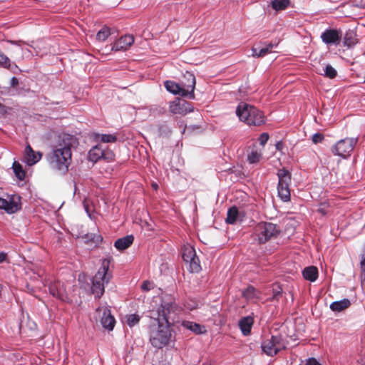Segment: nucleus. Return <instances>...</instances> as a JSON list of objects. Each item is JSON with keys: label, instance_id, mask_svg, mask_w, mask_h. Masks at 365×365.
Instances as JSON below:
<instances>
[{"label": "nucleus", "instance_id": "obj_41", "mask_svg": "<svg viewBox=\"0 0 365 365\" xmlns=\"http://www.w3.org/2000/svg\"><path fill=\"white\" fill-rule=\"evenodd\" d=\"M273 299H277L282 294V289L280 287H273Z\"/></svg>", "mask_w": 365, "mask_h": 365}, {"label": "nucleus", "instance_id": "obj_31", "mask_svg": "<svg viewBox=\"0 0 365 365\" xmlns=\"http://www.w3.org/2000/svg\"><path fill=\"white\" fill-rule=\"evenodd\" d=\"M289 0H273L272 6L276 11L284 9L289 4Z\"/></svg>", "mask_w": 365, "mask_h": 365}, {"label": "nucleus", "instance_id": "obj_17", "mask_svg": "<svg viewBox=\"0 0 365 365\" xmlns=\"http://www.w3.org/2000/svg\"><path fill=\"white\" fill-rule=\"evenodd\" d=\"M42 157V154L40 152H34L30 145H27L24 150V162L28 165L31 166L38 163Z\"/></svg>", "mask_w": 365, "mask_h": 365}, {"label": "nucleus", "instance_id": "obj_46", "mask_svg": "<svg viewBox=\"0 0 365 365\" xmlns=\"http://www.w3.org/2000/svg\"><path fill=\"white\" fill-rule=\"evenodd\" d=\"M5 112V109H4V106L0 103V113H4Z\"/></svg>", "mask_w": 365, "mask_h": 365}, {"label": "nucleus", "instance_id": "obj_8", "mask_svg": "<svg viewBox=\"0 0 365 365\" xmlns=\"http://www.w3.org/2000/svg\"><path fill=\"white\" fill-rule=\"evenodd\" d=\"M357 142V138H346L341 139L331 147V153L334 155L346 158L351 155Z\"/></svg>", "mask_w": 365, "mask_h": 365}, {"label": "nucleus", "instance_id": "obj_47", "mask_svg": "<svg viewBox=\"0 0 365 365\" xmlns=\"http://www.w3.org/2000/svg\"><path fill=\"white\" fill-rule=\"evenodd\" d=\"M188 83V78H185V76H183V79L182 80L181 83Z\"/></svg>", "mask_w": 365, "mask_h": 365}, {"label": "nucleus", "instance_id": "obj_13", "mask_svg": "<svg viewBox=\"0 0 365 365\" xmlns=\"http://www.w3.org/2000/svg\"><path fill=\"white\" fill-rule=\"evenodd\" d=\"M321 38L327 45L337 46L340 43L341 34L337 29H328L321 34Z\"/></svg>", "mask_w": 365, "mask_h": 365}, {"label": "nucleus", "instance_id": "obj_22", "mask_svg": "<svg viewBox=\"0 0 365 365\" xmlns=\"http://www.w3.org/2000/svg\"><path fill=\"white\" fill-rule=\"evenodd\" d=\"M304 278L310 282H314L318 277V269L314 266H309L302 271Z\"/></svg>", "mask_w": 365, "mask_h": 365}, {"label": "nucleus", "instance_id": "obj_38", "mask_svg": "<svg viewBox=\"0 0 365 365\" xmlns=\"http://www.w3.org/2000/svg\"><path fill=\"white\" fill-rule=\"evenodd\" d=\"M87 239L91 240V241L96 244L101 242L103 240V238L101 235L93 234H91V237L88 235H87Z\"/></svg>", "mask_w": 365, "mask_h": 365}, {"label": "nucleus", "instance_id": "obj_5", "mask_svg": "<svg viewBox=\"0 0 365 365\" xmlns=\"http://www.w3.org/2000/svg\"><path fill=\"white\" fill-rule=\"evenodd\" d=\"M110 261L104 259L98 271L94 276L92 282L91 290L96 297H101L104 292V286L110 281V276L108 271L109 269Z\"/></svg>", "mask_w": 365, "mask_h": 365}, {"label": "nucleus", "instance_id": "obj_27", "mask_svg": "<svg viewBox=\"0 0 365 365\" xmlns=\"http://www.w3.org/2000/svg\"><path fill=\"white\" fill-rule=\"evenodd\" d=\"M12 169L16 177L19 180H23L25 178L26 173L24 170L21 165L19 162L14 161L13 163Z\"/></svg>", "mask_w": 365, "mask_h": 365}, {"label": "nucleus", "instance_id": "obj_18", "mask_svg": "<svg viewBox=\"0 0 365 365\" xmlns=\"http://www.w3.org/2000/svg\"><path fill=\"white\" fill-rule=\"evenodd\" d=\"M134 43V37L132 35L121 36L112 46V50L115 51H126Z\"/></svg>", "mask_w": 365, "mask_h": 365}, {"label": "nucleus", "instance_id": "obj_33", "mask_svg": "<svg viewBox=\"0 0 365 365\" xmlns=\"http://www.w3.org/2000/svg\"><path fill=\"white\" fill-rule=\"evenodd\" d=\"M126 323L130 327H134L138 324L140 321V316L135 314H128L125 317Z\"/></svg>", "mask_w": 365, "mask_h": 365}, {"label": "nucleus", "instance_id": "obj_11", "mask_svg": "<svg viewBox=\"0 0 365 365\" xmlns=\"http://www.w3.org/2000/svg\"><path fill=\"white\" fill-rule=\"evenodd\" d=\"M114 153L108 149H106L101 145L93 146L88 152V160L93 163H96L101 159H104L108 161L114 160Z\"/></svg>", "mask_w": 365, "mask_h": 365}, {"label": "nucleus", "instance_id": "obj_37", "mask_svg": "<svg viewBox=\"0 0 365 365\" xmlns=\"http://www.w3.org/2000/svg\"><path fill=\"white\" fill-rule=\"evenodd\" d=\"M185 307L187 309L192 311L197 308L198 303L195 301L190 300L185 304Z\"/></svg>", "mask_w": 365, "mask_h": 365}, {"label": "nucleus", "instance_id": "obj_43", "mask_svg": "<svg viewBox=\"0 0 365 365\" xmlns=\"http://www.w3.org/2000/svg\"><path fill=\"white\" fill-rule=\"evenodd\" d=\"M306 365H321L317 359L314 358L309 359L307 362L306 363Z\"/></svg>", "mask_w": 365, "mask_h": 365}, {"label": "nucleus", "instance_id": "obj_45", "mask_svg": "<svg viewBox=\"0 0 365 365\" xmlns=\"http://www.w3.org/2000/svg\"><path fill=\"white\" fill-rule=\"evenodd\" d=\"M18 84V79L16 77L11 78V85L15 86Z\"/></svg>", "mask_w": 365, "mask_h": 365}, {"label": "nucleus", "instance_id": "obj_2", "mask_svg": "<svg viewBox=\"0 0 365 365\" xmlns=\"http://www.w3.org/2000/svg\"><path fill=\"white\" fill-rule=\"evenodd\" d=\"M63 145L60 144L58 148L53 150L48 155V161L51 167L60 172L66 173L71 161V148L77 143L76 138L71 135L66 134L63 138Z\"/></svg>", "mask_w": 365, "mask_h": 365}, {"label": "nucleus", "instance_id": "obj_48", "mask_svg": "<svg viewBox=\"0 0 365 365\" xmlns=\"http://www.w3.org/2000/svg\"><path fill=\"white\" fill-rule=\"evenodd\" d=\"M11 43L14 44V45H18L19 46V43L18 41H9Z\"/></svg>", "mask_w": 365, "mask_h": 365}, {"label": "nucleus", "instance_id": "obj_35", "mask_svg": "<svg viewBox=\"0 0 365 365\" xmlns=\"http://www.w3.org/2000/svg\"><path fill=\"white\" fill-rule=\"evenodd\" d=\"M0 65L6 68H9L11 66L10 59L2 53H0Z\"/></svg>", "mask_w": 365, "mask_h": 365}, {"label": "nucleus", "instance_id": "obj_50", "mask_svg": "<svg viewBox=\"0 0 365 365\" xmlns=\"http://www.w3.org/2000/svg\"><path fill=\"white\" fill-rule=\"evenodd\" d=\"M319 212H321L323 215L325 214V212H324V210L322 209H319Z\"/></svg>", "mask_w": 365, "mask_h": 365}, {"label": "nucleus", "instance_id": "obj_12", "mask_svg": "<svg viewBox=\"0 0 365 365\" xmlns=\"http://www.w3.org/2000/svg\"><path fill=\"white\" fill-rule=\"evenodd\" d=\"M0 209L9 214L15 213L21 209L20 197L14 195L9 200L0 197Z\"/></svg>", "mask_w": 365, "mask_h": 365}, {"label": "nucleus", "instance_id": "obj_49", "mask_svg": "<svg viewBox=\"0 0 365 365\" xmlns=\"http://www.w3.org/2000/svg\"><path fill=\"white\" fill-rule=\"evenodd\" d=\"M152 186L155 190H157L158 187V185L156 183H153Z\"/></svg>", "mask_w": 365, "mask_h": 365}, {"label": "nucleus", "instance_id": "obj_9", "mask_svg": "<svg viewBox=\"0 0 365 365\" xmlns=\"http://www.w3.org/2000/svg\"><path fill=\"white\" fill-rule=\"evenodd\" d=\"M182 257L184 262L189 264V269L191 272L197 273L201 270L199 258L192 246L185 245L182 248Z\"/></svg>", "mask_w": 365, "mask_h": 365}, {"label": "nucleus", "instance_id": "obj_29", "mask_svg": "<svg viewBox=\"0 0 365 365\" xmlns=\"http://www.w3.org/2000/svg\"><path fill=\"white\" fill-rule=\"evenodd\" d=\"M96 140L101 143H115L117 137L113 134H98Z\"/></svg>", "mask_w": 365, "mask_h": 365}, {"label": "nucleus", "instance_id": "obj_34", "mask_svg": "<svg viewBox=\"0 0 365 365\" xmlns=\"http://www.w3.org/2000/svg\"><path fill=\"white\" fill-rule=\"evenodd\" d=\"M337 72L336 69L331 65H327L324 68V76L329 78H334L336 76Z\"/></svg>", "mask_w": 365, "mask_h": 365}, {"label": "nucleus", "instance_id": "obj_1", "mask_svg": "<svg viewBox=\"0 0 365 365\" xmlns=\"http://www.w3.org/2000/svg\"><path fill=\"white\" fill-rule=\"evenodd\" d=\"M178 310L174 301L164 297L158 309L150 311V317L153 320L148 327L149 341L154 348L162 349L172 341L173 336L170 320Z\"/></svg>", "mask_w": 365, "mask_h": 365}, {"label": "nucleus", "instance_id": "obj_32", "mask_svg": "<svg viewBox=\"0 0 365 365\" xmlns=\"http://www.w3.org/2000/svg\"><path fill=\"white\" fill-rule=\"evenodd\" d=\"M262 158V153L257 150H252L247 155V160L250 163H257Z\"/></svg>", "mask_w": 365, "mask_h": 365}, {"label": "nucleus", "instance_id": "obj_7", "mask_svg": "<svg viewBox=\"0 0 365 365\" xmlns=\"http://www.w3.org/2000/svg\"><path fill=\"white\" fill-rule=\"evenodd\" d=\"M278 196L284 202H288L290 200L289 184L291 182V174L284 168L280 169L277 173Z\"/></svg>", "mask_w": 365, "mask_h": 365}, {"label": "nucleus", "instance_id": "obj_16", "mask_svg": "<svg viewBox=\"0 0 365 365\" xmlns=\"http://www.w3.org/2000/svg\"><path fill=\"white\" fill-rule=\"evenodd\" d=\"M97 312H103L101 319L102 326L109 331L113 330L115 326V320L111 315L110 309L107 307L98 308Z\"/></svg>", "mask_w": 365, "mask_h": 365}, {"label": "nucleus", "instance_id": "obj_14", "mask_svg": "<svg viewBox=\"0 0 365 365\" xmlns=\"http://www.w3.org/2000/svg\"><path fill=\"white\" fill-rule=\"evenodd\" d=\"M170 111L173 114L185 115L193 111L192 105L186 101H175L170 104Z\"/></svg>", "mask_w": 365, "mask_h": 365}, {"label": "nucleus", "instance_id": "obj_28", "mask_svg": "<svg viewBox=\"0 0 365 365\" xmlns=\"http://www.w3.org/2000/svg\"><path fill=\"white\" fill-rule=\"evenodd\" d=\"M182 325L184 327L191 330L195 334L202 333V329H204V327H201L200 324L189 321L183 322Z\"/></svg>", "mask_w": 365, "mask_h": 365}, {"label": "nucleus", "instance_id": "obj_4", "mask_svg": "<svg viewBox=\"0 0 365 365\" xmlns=\"http://www.w3.org/2000/svg\"><path fill=\"white\" fill-rule=\"evenodd\" d=\"M236 114L240 120L250 125L259 126L265 122V118L262 111L244 102L240 103L237 106Z\"/></svg>", "mask_w": 365, "mask_h": 365}, {"label": "nucleus", "instance_id": "obj_6", "mask_svg": "<svg viewBox=\"0 0 365 365\" xmlns=\"http://www.w3.org/2000/svg\"><path fill=\"white\" fill-rule=\"evenodd\" d=\"M280 230L277 225L272 222H261L257 224L254 228L255 239L259 243L266 242L277 237Z\"/></svg>", "mask_w": 365, "mask_h": 365}, {"label": "nucleus", "instance_id": "obj_26", "mask_svg": "<svg viewBox=\"0 0 365 365\" xmlns=\"http://www.w3.org/2000/svg\"><path fill=\"white\" fill-rule=\"evenodd\" d=\"M238 217H239L238 209L235 206H233L227 210L226 222L228 224L233 225L237 221Z\"/></svg>", "mask_w": 365, "mask_h": 365}, {"label": "nucleus", "instance_id": "obj_40", "mask_svg": "<svg viewBox=\"0 0 365 365\" xmlns=\"http://www.w3.org/2000/svg\"><path fill=\"white\" fill-rule=\"evenodd\" d=\"M269 139V135L267 133H263L259 138L260 145H264Z\"/></svg>", "mask_w": 365, "mask_h": 365}, {"label": "nucleus", "instance_id": "obj_23", "mask_svg": "<svg viewBox=\"0 0 365 365\" xmlns=\"http://www.w3.org/2000/svg\"><path fill=\"white\" fill-rule=\"evenodd\" d=\"M273 48L274 45L272 43H269L266 46L261 48L259 50L256 47H252V56L256 58L263 57L268 53H270Z\"/></svg>", "mask_w": 365, "mask_h": 365}, {"label": "nucleus", "instance_id": "obj_42", "mask_svg": "<svg viewBox=\"0 0 365 365\" xmlns=\"http://www.w3.org/2000/svg\"><path fill=\"white\" fill-rule=\"evenodd\" d=\"M142 289L148 291L151 289V284L149 282L145 281L141 285Z\"/></svg>", "mask_w": 365, "mask_h": 365}, {"label": "nucleus", "instance_id": "obj_15", "mask_svg": "<svg viewBox=\"0 0 365 365\" xmlns=\"http://www.w3.org/2000/svg\"><path fill=\"white\" fill-rule=\"evenodd\" d=\"M48 289L50 294L56 299L65 301L67 298L63 283L60 281H55L49 283Z\"/></svg>", "mask_w": 365, "mask_h": 365}, {"label": "nucleus", "instance_id": "obj_36", "mask_svg": "<svg viewBox=\"0 0 365 365\" xmlns=\"http://www.w3.org/2000/svg\"><path fill=\"white\" fill-rule=\"evenodd\" d=\"M360 264H361V281H362L363 284H365V250L361 256Z\"/></svg>", "mask_w": 365, "mask_h": 365}, {"label": "nucleus", "instance_id": "obj_19", "mask_svg": "<svg viewBox=\"0 0 365 365\" xmlns=\"http://www.w3.org/2000/svg\"><path fill=\"white\" fill-rule=\"evenodd\" d=\"M253 324L254 319L251 316L245 317L239 321V327L243 335L247 336L250 334Z\"/></svg>", "mask_w": 365, "mask_h": 365}, {"label": "nucleus", "instance_id": "obj_30", "mask_svg": "<svg viewBox=\"0 0 365 365\" xmlns=\"http://www.w3.org/2000/svg\"><path fill=\"white\" fill-rule=\"evenodd\" d=\"M110 35V29L107 26H103L96 34V40L100 42L105 41Z\"/></svg>", "mask_w": 365, "mask_h": 365}, {"label": "nucleus", "instance_id": "obj_20", "mask_svg": "<svg viewBox=\"0 0 365 365\" xmlns=\"http://www.w3.org/2000/svg\"><path fill=\"white\" fill-rule=\"evenodd\" d=\"M242 296L248 301L257 302L261 299V292L252 286H249L242 292Z\"/></svg>", "mask_w": 365, "mask_h": 365}, {"label": "nucleus", "instance_id": "obj_3", "mask_svg": "<svg viewBox=\"0 0 365 365\" xmlns=\"http://www.w3.org/2000/svg\"><path fill=\"white\" fill-rule=\"evenodd\" d=\"M185 78H188V83L184 82L180 84L176 83L172 81H165L164 86L166 90L175 95H180L182 97H187L190 99L195 98L194 90L195 88V77L193 73L186 71L184 73Z\"/></svg>", "mask_w": 365, "mask_h": 365}, {"label": "nucleus", "instance_id": "obj_21", "mask_svg": "<svg viewBox=\"0 0 365 365\" xmlns=\"http://www.w3.org/2000/svg\"><path fill=\"white\" fill-rule=\"evenodd\" d=\"M134 237L133 235H127L122 238L118 239L115 243V247L118 250H124L129 247L133 242Z\"/></svg>", "mask_w": 365, "mask_h": 365}, {"label": "nucleus", "instance_id": "obj_44", "mask_svg": "<svg viewBox=\"0 0 365 365\" xmlns=\"http://www.w3.org/2000/svg\"><path fill=\"white\" fill-rule=\"evenodd\" d=\"M7 259V255L5 252H0V263L5 262Z\"/></svg>", "mask_w": 365, "mask_h": 365}, {"label": "nucleus", "instance_id": "obj_25", "mask_svg": "<svg viewBox=\"0 0 365 365\" xmlns=\"http://www.w3.org/2000/svg\"><path fill=\"white\" fill-rule=\"evenodd\" d=\"M351 303L348 299H343L342 300L335 301L330 304V309L334 312H341L348 308Z\"/></svg>", "mask_w": 365, "mask_h": 365}, {"label": "nucleus", "instance_id": "obj_10", "mask_svg": "<svg viewBox=\"0 0 365 365\" xmlns=\"http://www.w3.org/2000/svg\"><path fill=\"white\" fill-rule=\"evenodd\" d=\"M286 347L285 342L281 336H272L270 339L264 341L262 349L269 356H274Z\"/></svg>", "mask_w": 365, "mask_h": 365}, {"label": "nucleus", "instance_id": "obj_24", "mask_svg": "<svg viewBox=\"0 0 365 365\" xmlns=\"http://www.w3.org/2000/svg\"><path fill=\"white\" fill-rule=\"evenodd\" d=\"M357 43L356 34L353 31H348L344 36L343 44L347 48L353 47Z\"/></svg>", "mask_w": 365, "mask_h": 365}, {"label": "nucleus", "instance_id": "obj_39", "mask_svg": "<svg viewBox=\"0 0 365 365\" xmlns=\"http://www.w3.org/2000/svg\"><path fill=\"white\" fill-rule=\"evenodd\" d=\"M324 139V135L321 133H314L312 136V141L314 143H321Z\"/></svg>", "mask_w": 365, "mask_h": 365}]
</instances>
